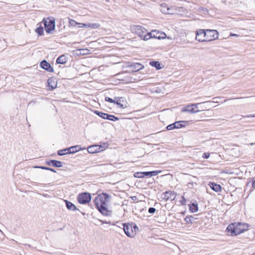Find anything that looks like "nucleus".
Wrapping results in <instances>:
<instances>
[{
  "label": "nucleus",
  "mask_w": 255,
  "mask_h": 255,
  "mask_svg": "<svg viewBox=\"0 0 255 255\" xmlns=\"http://www.w3.org/2000/svg\"><path fill=\"white\" fill-rule=\"evenodd\" d=\"M111 199L110 195L103 192L99 194L94 200L96 208L104 216L109 217L112 215V210L107 207Z\"/></svg>",
  "instance_id": "nucleus-1"
},
{
  "label": "nucleus",
  "mask_w": 255,
  "mask_h": 255,
  "mask_svg": "<svg viewBox=\"0 0 255 255\" xmlns=\"http://www.w3.org/2000/svg\"><path fill=\"white\" fill-rule=\"evenodd\" d=\"M249 225L246 223H234L230 224L227 227V231L231 233V236H237L247 230Z\"/></svg>",
  "instance_id": "nucleus-2"
},
{
  "label": "nucleus",
  "mask_w": 255,
  "mask_h": 255,
  "mask_svg": "<svg viewBox=\"0 0 255 255\" xmlns=\"http://www.w3.org/2000/svg\"><path fill=\"white\" fill-rule=\"evenodd\" d=\"M219 37V33L216 30L206 29L205 33V39H199L198 41H211L216 40Z\"/></svg>",
  "instance_id": "nucleus-3"
},
{
  "label": "nucleus",
  "mask_w": 255,
  "mask_h": 255,
  "mask_svg": "<svg viewBox=\"0 0 255 255\" xmlns=\"http://www.w3.org/2000/svg\"><path fill=\"white\" fill-rule=\"evenodd\" d=\"M211 103V101H205L200 102L196 104H193L192 105H188L182 110L183 112H188L190 113H196L200 112V110H195L198 108V106L202 105H207Z\"/></svg>",
  "instance_id": "nucleus-4"
},
{
  "label": "nucleus",
  "mask_w": 255,
  "mask_h": 255,
  "mask_svg": "<svg viewBox=\"0 0 255 255\" xmlns=\"http://www.w3.org/2000/svg\"><path fill=\"white\" fill-rule=\"evenodd\" d=\"M44 26L46 32L49 34H52V31L55 29V19H50L49 21H47L45 19H43L41 22Z\"/></svg>",
  "instance_id": "nucleus-5"
},
{
  "label": "nucleus",
  "mask_w": 255,
  "mask_h": 255,
  "mask_svg": "<svg viewBox=\"0 0 255 255\" xmlns=\"http://www.w3.org/2000/svg\"><path fill=\"white\" fill-rule=\"evenodd\" d=\"M77 199L80 204H86L91 201V195L88 192H82L78 194Z\"/></svg>",
  "instance_id": "nucleus-6"
},
{
  "label": "nucleus",
  "mask_w": 255,
  "mask_h": 255,
  "mask_svg": "<svg viewBox=\"0 0 255 255\" xmlns=\"http://www.w3.org/2000/svg\"><path fill=\"white\" fill-rule=\"evenodd\" d=\"M146 92V94H152V93H162V90L160 87L157 86L155 85H148L144 86V92Z\"/></svg>",
  "instance_id": "nucleus-7"
},
{
  "label": "nucleus",
  "mask_w": 255,
  "mask_h": 255,
  "mask_svg": "<svg viewBox=\"0 0 255 255\" xmlns=\"http://www.w3.org/2000/svg\"><path fill=\"white\" fill-rule=\"evenodd\" d=\"M107 144L104 143L103 145L94 144L90 145L87 148V151L90 153H95L103 151L105 148Z\"/></svg>",
  "instance_id": "nucleus-8"
},
{
  "label": "nucleus",
  "mask_w": 255,
  "mask_h": 255,
  "mask_svg": "<svg viewBox=\"0 0 255 255\" xmlns=\"http://www.w3.org/2000/svg\"><path fill=\"white\" fill-rule=\"evenodd\" d=\"M124 231L126 235L129 237H134L133 230L132 229V224L129 223L123 224Z\"/></svg>",
  "instance_id": "nucleus-9"
},
{
  "label": "nucleus",
  "mask_w": 255,
  "mask_h": 255,
  "mask_svg": "<svg viewBox=\"0 0 255 255\" xmlns=\"http://www.w3.org/2000/svg\"><path fill=\"white\" fill-rule=\"evenodd\" d=\"M131 32L133 33L137 34L141 39H143V31L142 27L140 25H132L130 27Z\"/></svg>",
  "instance_id": "nucleus-10"
},
{
  "label": "nucleus",
  "mask_w": 255,
  "mask_h": 255,
  "mask_svg": "<svg viewBox=\"0 0 255 255\" xmlns=\"http://www.w3.org/2000/svg\"><path fill=\"white\" fill-rule=\"evenodd\" d=\"M175 195L176 193L174 191H165L164 192L162 195V198L163 199L165 200V201L167 200H173L175 198Z\"/></svg>",
  "instance_id": "nucleus-11"
},
{
  "label": "nucleus",
  "mask_w": 255,
  "mask_h": 255,
  "mask_svg": "<svg viewBox=\"0 0 255 255\" xmlns=\"http://www.w3.org/2000/svg\"><path fill=\"white\" fill-rule=\"evenodd\" d=\"M40 66L43 69L49 72H53L54 69L52 67L51 64L48 63L46 60H42L40 63Z\"/></svg>",
  "instance_id": "nucleus-12"
},
{
  "label": "nucleus",
  "mask_w": 255,
  "mask_h": 255,
  "mask_svg": "<svg viewBox=\"0 0 255 255\" xmlns=\"http://www.w3.org/2000/svg\"><path fill=\"white\" fill-rule=\"evenodd\" d=\"M160 172H161V170L144 171V182H146L147 179H148L149 177L156 176Z\"/></svg>",
  "instance_id": "nucleus-13"
},
{
  "label": "nucleus",
  "mask_w": 255,
  "mask_h": 255,
  "mask_svg": "<svg viewBox=\"0 0 255 255\" xmlns=\"http://www.w3.org/2000/svg\"><path fill=\"white\" fill-rule=\"evenodd\" d=\"M47 83L50 90H53L57 87V81L55 77L49 78Z\"/></svg>",
  "instance_id": "nucleus-14"
},
{
  "label": "nucleus",
  "mask_w": 255,
  "mask_h": 255,
  "mask_svg": "<svg viewBox=\"0 0 255 255\" xmlns=\"http://www.w3.org/2000/svg\"><path fill=\"white\" fill-rule=\"evenodd\" d=\"M46 164L49 166H52L55 167H62L63 166V163L61 161L54 159L46 161Z\"/></svg>",
  "instance_id": "nucleus-15"
},
{
  "label": "nucleus",
  "mask_w": 255,
  "mask_h": 255,
  "mask_svg": "<svg viewBox=\"0 0 255 255\" xmlns=\"http://www.w3.org/2000/svg\"><path fill=\"white\" fill-rule=\"evenodd\" d=\"M124 99V97H115V104L118 105L120 108H125L126 106L123 104Z\"/></svg>",
  "instance_id": "nucleus-16"
},
{
  "label": "nucleus",
  "mask_w": 255,
  "mask_h": 255,
  "mask_svg": "<svg viewBox=\"0 0 255 255\" xmlns=\"http://www.w3.org/2000/svg\"><path fill=\"white\" fill-rule=\"evenodd\" d=\"M161 11L162 13L166 14H172V11H169V7L166 3H162L161 4Z\"/></svg>",
  "instance_id": "nucleus-17"
},
{
  "label": "nucleus",
  "mask_w": 255,
  "mask_h": 255,
  "mask_svg": "<svg viewBox=\"0 0 255 255\" xmlns=\"http://www.w3.org/2000/svg\"><path fill=\"white\" fill-rule=\"evenodd\" d=\"M209 186L213 191L216 192H219L221 191L222 187L220 184L214 182H210Z\"/></svg>",
  "instance_id": "nucleus-18"
},
{
  "label": "nucleus",
  "mask_w": 255,
  "mask_h": 255,
  "mask_svg": "<svg viewBox=\"0 0 255 255\" xmlns=\"http://www.w3.org/2000/svg\"><path fill=\"white\" fill-rule=\"evenodd\" d=\"M86 147L82 148L80 147V145H75L72 146L69 148V152H70L71 154L75 153L76 152H78L80 150H82L83 149H85Z\"/></svg>",
  "instance_id": "nucleus-19"
},
{
  "label": "nucleus",
  "mask_w": 255,
  "mask_h": 255,
  "mask_svg": "<svg viewBox=\"0 0 255 255\" xmlns=\"http://www.w3.org/2000/svg\"><path fill=\"white\" fill-rule=\"evenodd\" d=\"M66 206L67 208L69 210L73 211H75L76 210H79L76 207V206L72 203V202L68 201V200H65Z\"/></svg>",
  "instance_id": "nucleus-20"
},
{
  "label": "nucleus",
  "mask_w": 255,
  "mask_h": 255,
  "mask_svg": "<svg viewBox=\"0 0 255 255\" xmlns=\"http://www.w3.org/2000/svg\"><path fill=\"white\" fill-rule=\"evenodd\" d=\"M67 62V58L64 55H62L58 57L56 60L57 64H64Z\"/></svg>",
  "instance_id": "nucleus-21"
},
{
  "label": "nucleus",
  "mask_w": 255,
  "mask_h": 255,
  "mask_svg": "<svg viewBox=\"0 0 255 255\" xmlns=\"http://www.w3.org/2000/svg\"><path fill=\"white\" fill-rule=\"evenodd\" d=\"M189 210L192 213H195L198 211V205L197 203H192L189 205Z\"/></svg>",
  "instance_id": "nucleus-22"
},
{
  "label": "nucleus",
  "mask_w": 255,
  "mask_h": 255,
  "mask_svg": "<svg viewBox=\"0 0 255 255\" xmlns=\"http://www.w3.org/2000/svg\"><path fill=\"white\" fill-rule=\"evenodd\" d=\"M149 65L152 66V67H155L156 70H160L162 69V67L161 66L160 63L158 61H151L149 62Z\"/></svg>",
  "instance_id": "nucleus-23"
},
{
  "label": "nucleus",
  "mask_w": 255,
  "mask_h": 255,
  "mask_svg": "<svg viewBox=\"0 0 255 255\" xmlns=\"http://www.w3.org/2000/svg\"><path fill=\"white\" fill-rule=\"evenodd\" d=\"M67 154H71L70 152H69V148L59 150L57 151V154L59 156H62Z\"/></svg>",
  "instance_id": "nucleus-24"
},
{
  "label": "nucleus",
  "mask_w": 255,
  "mask_h": 255,
  "mask_svg": "<svg viewBox=\"0 0 255 255\" xmlns=\"http://www.w3.org/2000/svg\"><path fill=\"white\" fill-rule=\"evenodd\" d=\"M152 38L159 39L160 37H159V36H155L154 35H152V33H148V32L146 35H144V41L147 40H148L150 38Z\"/></svg>",
  "instance_id": "nucleus-25"
},
{
  "label": "nucleus",
  "mask_w": 255,
  "mask_h": 255,
  "mask_svg": "<svg viewBox=\"0 0 255 255\" xmlns=\"http://www.w3.org/2000/svg\"><path fill=\"white\" fill-rule=\"evenodd\" d=\"M186 123H187V122L185 121H180L174 122V124H175L176 128H179L184 127V125L183 124Z\"/></svg>",
  "instance_id": "nucleus-26"
},
{
  "label": "nucleus",
  "mask_w": 255,
  "mask_h": 255,
  "mask_svg": "<svg viewBox=\"0 0 255 255\" xmlns=\"http://www.w3.org/2000/svg\"><path fill=\"white\" fill-rule=\"evenodd\" d=\"M106 119L111 121H116L119 120V118L114 115L107 114L106 115Z\"/></svg>",
  "instance_id": "nucleus-27"
},
{
  "label": "nucleus",
  "mask_w": 255,
  "mask_h": 255,
  "mask_svg": "<svg viewBox=\"0 0 255 255\" xmlns=\"http://www.w3.org/2000/svg\"><path fill=\"white\" fill-rule=\"evenodd\" d=\"M197 12L200 14H205L208 12V10L205 7L200 6L197 9Z\"/></svg>",
  "instance_id": "nucleus-28"
},
{
  "label": "nucleus",
  "mask_w": 255,
  "mask_h": 255,
  "mask_svg": "<svg viewBox=\"0 0 255 255\" xmlns=\"http://www.w3.org/2000/svg\"><path fill=\"white\" fill-rule=\"evenodd\" d=\"M87 28H91L92 29H97L100 26V24L97 23H87Z\"/></svg>",
  "instance_id": "nucleus-29"
},
{
  "label": "nucleus",
  "mask_w": 255,
  "mask_h": 255,
  "mask_svg": "<svg viewBox=\"0 0 255 255\" xmlns=\"http://www.w3.org/2000/svg\"><path fill=\"white\" fill-rule=\"evenodd\" d=\"M206 32V30L204 29H199L196 31V39L198 41V37H199L200 35L203 34L204 37H205V33Z\"/></svg>",
  "instance_id": "nucleus-30"
},
{
  "label": "nucleus",
  "mask_w": 255,
  "mask_h": 255,
  "mask_svg": "<svg viewBox=\"0 0 255 255\" xmlns=\"http://www.w3.org/2000/svg\"><path fill=\"white\" fill-rule=\"evenodd\" d=\"M194 218L192 216H186L184 218L185 221L188 224H192L194 222Z\"/></svg>",
  "instance_id": "nucleus-31"
},
{
  "label": "nucleus",
  "mask_w": 255,
  "mask_h": 255,
  "mask_svg": "<svg viewBox=\"0 0 255 255\" xmlns=\"http://www.w3.org/2000/svg\"><path fill=\"white\" fill-rule=\"evenodd\" d=\"M94 113L103 119H106L107 113H103L98 111H94Z\"/></svg>",
  "instance_id": "nucleus-32"
},
{
  "label": "nucleus",
  "mask_w": 255,
  "mask_h": 255,
  "mask_svg": "<svg viewBox=\"0 0 255 255\" xmlns=\"http://www.w3.org/2000/svg\"><path fill=\"white\" fill-rule=\"evenodd\" d=\"M35 32L38 34V35L41 36L43 35L44 32L43 27L40 25L39 26L35 29Z\"/></svg>",
  "instance_id": "nucleus-33"
},
{
  "label": "nucleus",
  "mask_w": 255,
  "mask_h": 255,
  "mask_svg": "<svg viewBox=\"0 0 255 255\" xmlns=\"http://www.w3.org/2000/svg\"><path fill=\"white\" fill-rule=\"evenodd\" d=\"M133 66L134 67V69L135 71H138V70L141 69L143 67V65H142L140 64L137 63L134 64Z\"/></svg>",
  "instance_id": "nucleus-34"
},
{
  "label": "nucleus",
  "mask_w": 255,
  "mask_h": 255,
  "mask_svg": "<svg viewBox=\"0 0 255 255\" xmlns=\"http://www.w3.org/2000/svg\"><path fill=\"white\" fill-rule=\"evenodd\" d=\"M69 25L71 26H76L78 24V22L74 19H69Z\"/></svg>",
  "instance_id": "nucleus-35"
},
{
  "label": "nucleus",
  "mask_w": 255,
  "mask_h": 255,
  "mask_svg": "<svg viewBox=\"0 0 255 255\" xmlns=\"http://www.w3.org/2000/svg\"><path fill=\"white\" fill-rule=\"evenodd\" d=\"M176 128L175 124H174V123L173 124H171L170 125H169L166 127L167 130H170Z\"/></svg>",
  "instance_id": "nucleus-36"
},
{
  "label": "nucleus",
  "mask_w": 255,
  "mask_h": 255,
  "mask_svg": "<svg viewBox=\"0 0 255 255\" xmlns=\"http://www.w3.org/2000/svg\"><path fill=\"white\" fill-rule=\"evenodd\" d=\"M134 176L136 178H143V172H136L134 174Z\"/></svg>",
  "instance_id": "nucleus-37"
},
{
  "label": "nucleus",
  "mask_w": 255,
  "mask_h": 255,
  "mask_svg": "<svg viewBox=\"0 0 255 255\" xmlns=\"http://www.w3.org/2000/svg\"><path fill=\"white\" fill-rule=\"evenodd\" d=\"M105 101L106 102H110L111 103H114L115 104V98L114 99H113L110 97H106L105 98Z\"/></svg>",
  "instance_id": "nucleus-38"
},
{
  "label": "nucleus",
  "mask_w": 255,
  "mask_h": 255,
  "mask_svg": "<svg viewBox=\"0 0 255 255\" xmlns=\"http://www.w3.org/2000/svg\"><path fill=\"white\" fill-rule=\"evenodd\" d=\"M156 209L155 208H153V207H150L148 209V212L150 214H153L156 212Z\"/></svg>",
  "instance_id": "nucleus-39"
},
{
  "label": "nucleus",
  "mask_w": 255,
  "mask_h": 255,
  "mask_svg": "<svg viewBox=\"0 0 255 255\" xmlns=\"http://www.w3.org/2000/svg\"><path fill=\"white\" fill-rule=\"evenodd\" d=\"M132 229L133 230L134 236L136 234V232L138 231V229L135 224H132Z\"/></svg>",
  "instance_id": "nucleus-40"
},
{
  "label": "nucleus",
  "mask_w": 255,
  "mask_h": 255,
  "mask_svg": "<svg viewBox=\"0 0 255 255\" xmlns=\"http://www.w3.org/2000/svg\"><path fill=\"white\" fill-rule=\"evenodd\" d=\"M182 198V200L180 201V202L181 203V205H186V199L185 198V197L184 196H182L181 197Z\"/></svg>",
  "instance_id": "nucleus-41"
},
{
  "label": "nucleus",
  "mask_w": 255,
  "mask_h": 255,
  "mask_svg": "<svg viewBox=\"0 0 255 255\" xmlns=\"http://www.w3.org/2000/svg\"><path fill=\"white\" fill-rule=\"evenodd\" d=\"M87 24H85V23H79L78 22V24L77 25L79 27H87Z\"/></svg>",
  "instance_id": "nucleus-42"
},
{
  "label": "nucleus",
  "mask_w": 255,
  "mask_h": 255,
  "mask_svg": "<svg viewBox=\"0 0 255 255\" xmlns=\"http://www.w3.org/2000/svg\"><path fill=\"white\" fill-rule=\"evenodd\" d=\"M210 154L209 153L205 152L203 154L202 157L205 159H207L209 157Z\"/></svg>",
  "instance_id": "nucleus-43"
},
{
  "label": "nucleus",
  "mask_w": 255,
  "mask_h": 255,
  "mask_svg": "<svg viewBox=\"0 0 255 255\" xmlns=\"http://www.w3.org/2000/svg\"><path fill=\"white\" fill-rule=\"evenodd\" d=\"M47 167L44 166H35L34 167V168H40V169H44V170H46Z\"/></svg>",
  "instance_id": "nucleus-44"
},
{
  "label": "nucleus",
  "mask_w": 255,
  "mask_h": 255,
  "mask_svg": "<svg viewBox=\"0 0 255 255\" xmlns=\"http://www.w3.org/2000/svg\"><path fill=\"white\" fill-rule=\"evenodd\" d=\"M46 170H49L53 172H56V171L54 169L48 167H47Z\"/></svg>",
  "instance_id": "nucleus-45"
},
{
  "label": "nucleus",
  "mask_w": 255,
  "mask_h": 255,
  "mask_svg": "<svg viewBox=\"0 0 255 255\" xmlns=\"http://www.w3.org/2000/svg\"><path fill=\"white\" fill-rule=\"evenodd\" d=\"M150 85L148 82V79H144V86Z\"/></svg>",
  "instance_id": "nucleus-46"
},
{
  "label": "nucleus",
  "mask_w": 255,
  "mask_h": 255,
  "mask_svg": "<svg viewBox=\"0 0 255 255\" xmlns=\"http://www.w3.org/2000/svg\"><path fill=\"white\" fill-rule=\"evenodd\" d=\"M100 222L102 223V224H110V222L109 221V222H107L106 221H103V220H100Z\"/></svg>",
  "instance_id": "nucleus-47"
},
{
  "label": "nucleus",
  "mask_w": 255,
  "mask_h": 255,
  "mask_svg": "<svg viewBox=\"0 0 255 255\" xmlns=\"http://www.w3.org/2000/svg\"><path fill=\"white\" fill-rule=\"evenodd\" d=\"M201 118H203V119H204L205 118H206V116L205 115V113H202V114L201 115Z\"/></svg>",
  "instance_id": "nucleus-48"
},
{
  "label": "nucleus",
  "mask_w": 255,
  "mask_h": 255,
  "mask_svg": "<svg viewBox=\"0 0 255 255\" xmlns=\"http://www.w3.org/2000/svg\"><path fill=\"white\" fill-rule=\"evenodd\" d=\"M151 180H152L151 182L147 180L146 183H147L148 185H149L150 184H152L153 181H154V179L152 178Z\"/></svg>",
  "instance_id": "nucleus-49"
},
{
  "label": "nucleus",
  "mask_w": 255,
  "mask_h": 255,
  "mask_svg": "<svg viewBox=\"0 0 255 255\" xmlns=\"http://www.w3.org/2000/svg\"><path fill=\"white\" fill-rule=\"evenodd\" d=\"M230 36H238V35H237L236 34L231 33Z\"/></svg>",
  "instance_id": "nucleus-50"
},
{
  "label": "nucleus",
  "mask_w": 255,
  "mask_h": 255,
  "mask_svg": "<svg viewBox=\"0 0 255 255\" xmlns=\"http://www.w3.org/2000/svg\"><path fill=\"white\" fill-rule=\"evenodd\" d=\"M209 107H210V106H206V105H205V106H204L203 107H201V108H202V109H204V108L207 109V108H209Z\"/></svg>",
  "instance_id": "nucleus-51"
},
{
  "label": "nucleus",
  "mask_w": 255,
  "mask_h": 255,
  "mask_svg": "<svg viewBox=\"0 0 255 255\" xmlns=\"http://www.w3.org/2000/svg\"><path fill=\"white\" fill-rule=\"evenodd\" d=\"M252 186L253 188H255V180L253 182Z\"/></svg>",
  "instance_id": "nucleus-52"
},
{
  "label": "nucleus",
  "mask_w": 255,
  "mask_h": 255,
  "mask_svg": "<svg viewBox=\"0 0 255 255\" xmlns=\"http://www.w3.org/2000/svg\"><path fill=\"white\" fill-rule=\"evenodd\" d=\"M248 117H255V115H251L250 116H247Z\"/></svg>",
  "instance_id": "nucleus-53"
},
{
  "label": "nucleus",
  "mask_w": 255,
  "mask_h": 255,
  "mask_svg": "<svg viewBox=\"0 0 255 255\" xmlns=\"http://www.w3.org/2000/svg\"><path fill=\"white\" fill-rule=\"evenodd\" d=\"M169 11H172L173 12V9L171 7H169Z\"/></svg>",
  "instance_id": "nucleus-54"
},
{
  "label": "nucleus",
  "mask_w": 255,
  "mask_h": 255,
  "mask_svg": "<svg viewBox=\"0 0 255 255\" xmlns=\"http://www.w3.org/2000/svg\"><path fill=\"white\" fill-rule=\"evenodd\" d=\"M243 98H245L244 97H238V98H235V99H243Z\"/></svg>",
  "instance_id": "nucleus-55"
},
{
  "label": "nucleus",
  "mask_w": 255,
  "mask_h": 255,
  "mask_svg": "<svg viewBox=\"0 0 255 255\" xmlns=\"http://www.w3.org/2000/svg\"><path fill=\"white\" fill-rule=\"evenodd\" d=\"M63 230V228H59L58 229V230Z\"/></svg>",
  "instance_id": "nucleus-56"
},
{
  "label": "nucleus",
  "mask_w": 255,
  "mask_h": 255,
  "mask_svg": "<svg viewBox=\"0 0 255 255\" xmlns=\"http://www.w3.org/2000/svg\"><path fill=\"white\" fill-rule=\"evenodd\" d=\"M250 97H246V98H250Z\"/></svg>",
  "instance_id": "nucleus-57"
},
{
  "label": "nucleus",
  "mask_w": 255,
  "mask_h": 255,
  "mask_svg": "<svg viewBox=\"0 0 255 255\" xmlns=\"http://www.w3.org/2000/svg\"><path fill=\"white\" fill-rule=\"evenodd\" d=\"M198 39H201L200 37H198Z\"/></svg>",
  "instance_id": "nucleus-58"
}]
</instances>
